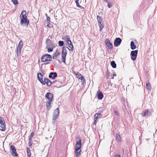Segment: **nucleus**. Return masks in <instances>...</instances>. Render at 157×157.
Returning <instances> with one entry per match:
<instances>
[{
  "instance_id": "nucleus-20",
  "label": "nucleus",
  "mask_w": 157,
  "mask_h": 157,
  "mask_svg": "<svg viewBox=\"0 0 157 157\" xmlns=\"http://www.w3.org/2000/svg\"><path fill=\"white\" fill-rule=\"evenodd\" d=\"M150 112L147 110L143 111L142 113V116L144 117L146 116L147 115H150Z\"/></svg>"
},
{
  "instance_id": "nucleus-57",
  "label": "nucleus",
  "mask_w": 157,
  "mask_h": 157,
  "mask_svg": "<svg viewBox=\"0 0 157 157\" xmlns=\"http://www.w3.org/2000/svg\"><path fill=\"white\" fill-rule=\"evenodd\" d=\"M45 16L47 17H48V15H47V13H46L45 14Z\"/></svg>"
},
{
  "instance_id": "nucleus-12",
  "label": "nucleus",
  "mask_w": 157,
  "mask_h": 157,
  "mask_svg": "<svg viewBox=\"0 0 157 157\" xmlns=\"http://www.w3.org/2000/svg\"><path fill=\"white\" fill-rule=\"evenodd\" d=\"M44 84H42L43 85H45V83L47 84L48 86H50L52 85V82L48 78H44Z\"/></svg>"
},
{
  "instance_id": "nucleus-49",
  "label": "nucleus",
  "mask_w": 157,
  "mask_h": 157,
  "mask_svg": "<svg viewBox=\"0 0 157 157\" xmlns=\"http://www.w3.org/2000/svg\"><path fill=\"white\" fill-rule=\"evenodd\" d=\"M97 120H96V119H94V124H96V121H97Z\"/></svg>"
},
{
  "instance_id": "nucleus-24",
  "label": "nucleus",
  "mask_w": 157,
  "mask_h": 157,
  "mask_svg": "<svg viewBox=\"0 0 157 157\" xmlns=\"http://www.w3.org/2000/svg\"><path fill=\"white\" fill-rule=\"evenodd\" d=\"M131 48L132 50H134L136 48V46L134 44V42L133 41H132L130 44Z\"/></svg>"
},
{
  "instance_id": "nucleus-2",
  "label": "nucleus",
  "mask_w": 157,
  "mask_h": 157,
  "mask_svg": "<svg viewBox=\"0 0 157 157\" xmlns=\"http://www.w3.org/2000/svg\"><path fill=\"white\" fill-rule=\"evenodd\" d=\"M51 58L52 57L51 55L48 54H45L43 55L42 56L41 60L42 62L50 61L51 60Z\"/></svg>"
},
{
  "instance_id": "nucleus-6",
  "label": "nucleus",
  "mask_w": 157,
  "mask_h": 157,
  "mask_svg": "<svg viewBox=\"0 0 157 157\" xmlns=\"http://www.w3.org/2000/svg\"><path fill=\"white\" fill-rule=\"evenodd\" d=\"M59 109L58 108H57L55 110L53 113V120L55 121L58 117L59 114Z\"/></svg>"
},
{
  "instance_id": "nucleus-18",
  "label": "nucleus",
  "mask_w": 157,
  "mask_h": 157,
  "mask_svg": "<svg viewBox=\"0 0 157 157\" xmlns=\"http://www.w3.org/2000/svg\"><path fill=\"white\" fill-rule=\"evenodd\" d=\"M102 117L103 116L101 113H98L95 114L94 117L95 119L98 120V119Z\"/></svg>"
},
{
  "instance_id": "nucleus-4",
  "label": "nucleus",
  "mask_w": 157,
  "mask_h": 157,
  "mask_svg": "<svg viewBox=\"0 0 157 157\" xmlns=\"http://www.w3.org/2000/svg\"><path fill=\"white\" fill-rule=\"evenodd\" d=\"M10 153L12 156L16 157L18 155V154L16 152V149L14 145L10 146Z\"/></svg>"
},
{
  "instance_id": "nucleus-7",
  "label": "nucleus",
  "mask_w": 157,
  "mask_h": 157,
  "mask_svg": "<svg viewBox=\"0 0 157 157\" xmlns=\"http://www.w3.org/2000/svg\"><path fill=\"white\" fill-rule=\"evenodd\" d=\"M21 21L20 24L21 25H25L27 26L29 23V21L27 18H21Z\"/></svg>"
},
{
  "instance_id": "nucleus-23",
  "label": "nucleus",
  "mask_w": 157,
  "mask_h": 157,
  "mask_svg": "<svg viewBox=\"0 0 157 157\" xmlns=\"http://www.w3.org/2000/svg\"><path fill=\"white\" fill-rule=\"evenodd\" d=\"M68 46L69 48H67L70 51L73 50L74 49V47L72 44V42H71L70 43V44H69Z\"/></svg>"
},
{
  "instance_id": "nucleus-50",
  "label": "nucleus",
  "mask_w": 157,
  "mask_h": 157,
  "mask_svg": "<svg viewBox=\"0 0 157 157\" xmlns=\"http://www.w3.org/2000/svg\"><path fill=\"white\" fill-rule=\"evenodd\" d=\"M32 141L31 142H30V140H29V144L30 146H31L32 145Z\"/></svg>"
},
{
  "instance_id": "nucleus-47",
  "label": "nucleus",
  "mask_w": 157,
  "mask_h": 157,
  "mask_svg": "<svg viewBox=\"0 0 157 157\" xmlns=\"http://www.w3.org/2000/svg\"><path fill=\"white\" fill-rule=\"evenodd\" d=\"M103 110H104L103 109H100L99 111L100 113H102V112H103Z\"/></svg>"
},
{
  "instance_id": "nucleus-25",
  "label": "nucleus",
  "mask_w": 157,
  "mask_h": 157,
  "mask_svg": "<svg viewBox=\"0 0 157 157\" xmlns=\"http://www.w3.org/2000/svg\"><path fill=\"white\" fill-rule=\"evenodd\" d=\"M81 142H76V144L75 146V148L80 149L81 147Z\"/></svg>"
},
{
  "instance_id": "nucleus-45",
  "label": "nucleus",
  "mask_w": 157,
  "mask_h": 157,
  "mask_svg": "<svg viewBox=\"0 0 157 157\" xmlns=\"http://www.w3.org/2000/svg\"><path fill=\"white\" fill-rule=\"evenodd\" d=\"M107 74H106V77L107 79H108L109 77V74L107 72Z\"/></svg>"
},
{
  "instance_id": "nucleus-58",
  "label": "nucleus",
  "mask_w": 157,
  "mask_h": 157,
  "mask_svg": "<svg viewBox=\"0 0 157 157\" xmlns=\"http://www.w3.org/2000/svg\"><path fill=\"white\" fill-rule=\"evenodd\" d=\"M111 78H112V79H113L114 78L113 76Z\"/></svg>"
},
{
  "instance_id": "nucleus-28",
  "label": "nucleus",
  "mask_w": 157,
  "mask_h": 157,
  "mask_svg": "<svg viewBox=\"0 0 157 157\" xmlns=\"http://www.w3.org/2000/svg\"><path fill=\"white\" fill-rule=\"evenodd\" d=\"M110 64L112 67L113 68H116V67L117 65L114 61H112L111 62Z\"/></svg>"
},
{
  "instance_id": "nucleus-39",
  "label": "nucleus",
  "mask_w": 157,
  "mask_h": 157,
  "mask_svg": "<svg viewBox=\"0 0 157 157\" xmlns=\"http://www.w3.org/2000/svg\"><path fill=\"white\" fill-rule=\"evenodd\" d=\"M112 6V4L111 2H108V6L109 8H110Z\"/></svg>"
},
{
  "instance_id": "nucleus-22",
  "label": "nucleus",
  "mask_w": 157,
  "mask_h": 157,
  "mask_svg": "<svg viewBox=\"0 0 157 157\" xmlns=\"http://www.w3.org/2000/svg\"><path fill=\"white\" fill-rule=\"evenodd\" d=\"M46 43L48 45V46L49 47H51L52 46V41L50 39L48 38L46 39Z\"/></svg>"
},
{
  "instance_id": "nucleus-19",
  "label": "nucleus",
  "mask_w": 157,
  "mask_h": 157,
  "mask_svg": "<svg viewBox=\"0 0 157 157\" xmlns=\"http://www.w3.org/2000/svg\"><path fill=\"white\" fill-rule=\"evenodd\" d=\"M63 77H60L57 80L54 81L52 82V83H54L56 82H58L60 83H62L63 82V80H63Z\"/></svg>"
},
{
  "instance_id": "nucleus-31",
  "label": "nucleus",
  "mask_w": 157,
  "mask_h": 157,
  "mask_svg": "<svg viewBox=\"0 0 157 157\" xmlns=\"http://www.w3.org/2000/svg\"><path fill=\"white\" fill-rule=\"evenodd\" d=\"M21 49L17 48V56H20L21 54Z\"/></svg>"
},
{
  "instance_id": "nucleus-42",
  "label": "nucleus",
  "mask_w": 157,
  "mask_h": 157,
  "mask_svg": "<svg viewBox=\"0 0 157 157\" xmlns=\"http://www.w3.org/2000/svg\"><path fill=\"white\" fill-rule=\"evenodd\" d=\"M53 51V48H49L48 49V52H52Z\"/></svg>"
},
{
  "instance_id": "nucleus-38",
  "label": "nucleus",
  "mask_w": 157,
  "mask_h": 157,
  "mask_svg": "<svg viewBox=\"0 0 157 157\" xmlns=\"http://www.w3.org/2000/svg\"><path fill=\"white\" fill-rule=\"evenodd\" d=\"M98 24L100 26V30L101 31L102 30V28L104 27V25L101 23H98Z\"/></svg>"
},
{
  "instance_id": "nucleus-15",
  "label": "nucleus",
  "mask_w": 157,
  "mask_h": 157,
  "mask_svg": "<svg viewBox=\"0 0 157 157\" xmlns=\"http://www.w3.org/2000/svg\"><path fill=\"white\" fill-rule=\"evenodd\" d=\"M52 101L48 100L46 102V106L47 110L49 109L51 107V103L52 102Z\"/></svg>"
},
{
  "instance_id": "nucleus-41",
  "label": "nucleus",
  "mask_w": 157,
  "mask_h": 157,
  "mask_svg": "<svg viewBox=\"0 0 157 157\" xmlns=\"http://www.w3.org/2000/svg\"><path fill=\"white\" fill-rule=\"evenodd\" d=\"M75 2L76 3V5H77V6L78 7H79V8H80L81 9L83 8V7L82 6H80L79 5V3H78V2Z\"/></svg>"
},
{
  "instance_id": "nucleus-3",
  "label": "nucleus",
  "mask_w": 157,
  "mask_h": 157,
  "mask_svg": "<svg viewBox=\"0 0 157 157\" xmlns=\"http://www.w3.org/2000/svg\"><path fill=\"white\" fill-rule=\"evenodd\" d=\"M0 126L2 129H0L1 131H4L6 130V124L4 119L2 117L0 116Z\"/></svg>"
},
{
  "instance_id": "nucleus-44",
  "label": "nucleus",
  "mask_w": 157,
  "mask_h": 157,
  "mask_svg": "<svg viewBox=\"0 0 157 157\" xmlns=\"http://www.w3.org/2000/svg\"><path fill=\"white\" fill-rule=\"evenodd\" d=\"M50 18L49 17H47V21L48 22H49L50 21Z\"/></svg>"
},
{
  "instance_id": "nucleus-54",
  "label": "nucleus",
  "mask_w": 157,
  "mask_h": 157,
  "mask_svg": "<svg viewBox=\"0 0 157 157\" xmlns=\"http://www.w3.org/2000/svg\"><path fill=\"white\" fill-rule=\"evenodd\" d=\"M67 42V44H68V45L69 44H70V42Z\"/></svg>"
},
{
  "instance_id": "nucleus-48",
  "label": "nucleus",
  "mask_w": 157,
  "mask_h": 157,
  "mask_svg": "<svg viewBox=\"0 0 157 157\" xmlns=\"http://www.w3.org/2000/svg\"><path fill=\"white\" fill-rule=\"evenodd\" d=\"M114 157H121L120 155H115Z\"/></svg>"
},
{
  "instance_id": "nucleus-33",
  "label": "nucleus",
  "mask_w": 157,
  "mask_h": 157,
  "mask_svg": "<svg viewBox=\"0 0 157 157\" xmlns=\"http://www.w3.org/2000/svg\"><path fill=\"white\" fill-rule=\"evenodd\" d=\"M34 133L32 132L31 133L29 137V140H30V142H31V141H32V139L34 135Z\"/></svg>"
},
{
  "instance_id": "nucleus-10",
  "label": "nucleus",
  "mask_w": 157,
  "mask_h": 157,
  "mask_svg": "<svg viewBox=\"0 0 157 157\" xmlns=\"http://www.w3.org/2000/svg\"><path fill=\"white\" fill-rule=\"evenodd\" d=\"M45 97L48 100H51V101H52L53 99V95L50 92H48L46 94Z\"/></svg>"
},
{
  "instance_id": "nucleus-14",
  "label": "nucleus",
  "mask_w": 157,
  "mask_h": 157,
  "mask_svg": "<svg viewBox=\"0 0 157 157\" xmlns=\"http://www.w3.org/2000/svg\"><path fill=\"white\" fill-rule=\"evenodd\" d=\"M57 77V74L56 72H51L49 75V78H52L53 79H54L55 78Z\"/></svg>"
},
{
  "instance_id": "nucleus-16",
  "label": "nucleus",
  "mask_w": 157,
  "mask_h": 157,
  "mask_svg": "<svg viewBox=\"0 0 157 157\" xmlns=\"http://www.w3.org/2000/svg\"><path fill=\"white\" fill-rule=\"evenodd\" d=\"M26 12L25 10H23L21 12V14L20 16V18H27V16H26Z\"/></svg>"
},
{
  "instance_id": "nucleus-56",
  "label": "nucleus",
  "mask_w": 157,
  "mask_h": 157,
  "mask_svg": "<svg viewBox=\"0 0 157 157\" xmlns=\"http://www.w3.org/2000/svg\"><path fill=\"white\" fill-rule=\"evenodd\" d=\"M104 1L106 2H108L107 0H104Z\"/></svg>"
},
{
  "instance_id": "nucleus-17",
  "label": "nucleus",
  "mask_w": 157,
  "mask_h": 157,
  "mask_svg": "<svg viewBox=\"0 0 157 157\" xmlns=\"http://www.w3.org/2000/svg\"><path fill=\"white\" fill-rule=\"evenodd\" d=\"M60 55L59 52L58 50H57L55 53L52 56V58L53 59H56L58 56Z\"/></svg>"
},
{
  "instance_id": "nucleus-40",
  "label": "nucleus",
  "mask_w": 157,
  "mask_h": 157,
  "mask_svg": "<svg viewBox=\"0 0 157 157\" xmlns=\"http://www.w3.org/2000/svg\"><path fill=\"white\" fill-rule=\"evenodd\" d=\"M11 1L14 5L17 4L18 3V2L17 0H11Z\"/></svg>"
},
{
  "instance_id": "nucleus-11",
  "label": "nucleus",
  "mask_w": 157,
  "mask_h": 157,
  "mask_svg": "<svg viewBox=\"0 0 157 157\" xmlns=\"http://www.w3.org/2000/svg\"><path fill=\"white\" fill-rule=\"evenodd\" d=\"M37 78L40 81V82L42 84H44V83L43 80V76L42 75L41 73L40 72H39L37 74Z\"/></svg>"
},
{
  "instance_id": "nucleus-52",
  "label": "nucleus",
  "mask_w": 157,
  "mask_h": 157,
  "mask_svg": "<svg viewBox=\"0 0 157 157\" xmlns=\"http://www.w3.org/2000/svg\"><path fill=\"white\" fill-rule=\"evenodd\" d=\"M55 121H52V124H55Z\"/></svg>"
},
{
  "instance_id": "nucleus-21",
  "label": "nucleus",
  "mask_w": 157,
  "mask_h": 157,
  "mask_svg": "<svg viewBox=\"0 0 157 157\" xmlns=\"http://www.w3.org/2000/svg\"><path fill=\"white\" fill-rule=\"evenodd\" d=\"M75 75L77 78L80 80L84 77V76L79 72H77Z\"/></svg>"
},
{
  "instance_id": "nucleus-51",
  "label": "nucleus",
  "mask_w": 157,
  "mask_h": 157,
  "mask_svg": "<svg viewBox=\"0 0 157 157\" xmlns=\"http://www.w3.org/2000/svg\"><path fill=\"white\" fill-rule=\"evenodd\" d=\"M47 26L49 28H51V25H50V24H48L47 25Z\"/></svg>"
},
{
  "instance_id": "nucleus-30",
  "label": "nucleus",
  "mask_w": 157,
  "mask_h": 157,
  "mask_svg": "<svg viewBox=\"0 0 157 157\" xmlns=\"http://www.w3.org/2000/svg\"><path fill=\"white\" fill-rule=\"evenodd\" d=\"M116 141L118 142H120L121 140V137L119 134H117L116 135Z\"/></svg>"
},
{
  "instance_id": "nucleus-43",
  "label": "nucleus",
  "mask_w": 157,
  "mask_h": 157,
  "mask_svg": "<svg viewBox=\"0 0 157 157\" xmlns=\"http://www.w3.org/2000/svg\"><path fill=\"white\" fill-rule=\"evenodd\" d=\"M81 80L82 85L84 84V82H85V79L84 77Z\"/></svg>"
},
{
  "instance_id": "nucleus-37",
  "label": "nucleus",
  "mask_w": 157,
  "mask_h": 157,
  "mask_svg": "<svg viewBox=\"0 0 157 157\" xmlns=\"http://www.w3.org/2000/svg\"><path fill=\"white\" fill-rule=\"evenodd\" d=\"M58 44L59 46L60 47H62L64 45V42L62 41H59L58 42Z\"/></svg>"
},
{
  "instance_id": "nucleus-8",
  "label": "nucleus",
  "mask_w": 157,
  "mask_h": 157,
  "mask_svg": "<svg viewBox=\"0 0 157 157\" xmlns=\"http://www.w3.org/2000/svg\"><path fill=\"white\" fill-rule=\"evenodd\" d=\"M122 41L121 39L119 37L116 38L114 41V46L115 47L119 46Z\"/></svg>"
},
{
  "instance_id": "nucleus-13",
  "label": "nucleus",
  "mask_w": 157,
  "mask_h": 157,
  "mask_svg": "<svg viewBox=\"0 0 157 157\" xmlns=\"http://www.w3.org/2000/svg\"><path fill=\"white\" fill-rule=\"evenodd\" d=\"M81 149L75 148V155L76 157H79L81 155Z\"/></svg>"
},
{
  "instance_id": "nucleus-27",
  "label": "nucleus",
  "mask_w": 157,
  "mask_h": 157,
  "mask_svg": "<svg viewBox=\"0 0 157 157\" xmlns=\"http://www.w3.org/2000/svg\"><path fill=\"white\" fill-rule=\"evenodd\" d=\"M65 40L67 42H70V43L71 42V41L70 39V37L69 36L67 35L65 37Z\"/></svg>"
},
{
  "instance_id": "nucleus-9",
  "label": "nucleus",
  "mask_w": 157,
  "mask_h": 157,
  "mask_svg": "<svg viewBox=\"0 0 157 157\" xmlns=\"http://www.w3.org/2000/svg\"><path fill=\"white\" fill-rule=\"evenodd\" d=\"M105 43L106 46L110 49H112L113 48V45L112 43H110L109 39H106Z\"/></svg>"
},
{
  "instance_id": "nucleus-55",
  "label": "nucleus",
  "mask_w": 157,
  "mask_h": 157,
  "mask_svg": "<svg viewBox=\"0 0 157 157\" xmlns=\"http://www.w3.org/2000/svg\"><path fill=\"white\" fill-rule=\"evenodd\" d=\"M79 0H76L75 1V2H78V1H79Z\"/></svg>"
},
{
  "instance_id": "nucleus-32",
  "label": "nucleus",
  "mask_w": 157,
  "mask_h": 157,
  "mask_svg": "<svg viewBox=\"0 0 157 157\" xmlns=\"http://www.w3.org/2000/svg\"><path fill=\"white\" fill-rule=\"evenodd\" d=\"M146 87L147 89L148 90H151V87L150 84L148 83H147L146 84Z\"/></svg>"
},
{
  "instance_id": "nucleus-53",
  "label": "nucleus",
  "mask_w": 157,
  "mask_h": 157,
  "mask_svg": "<svg viewBox=\"0 0 157 157\" xmlns=\"http://www.w3.org/2000/svg\"><path fill=\"white\" fill-rule=\"evenodd\" d=\"M117 75L116 73H114L113 75V76H116Z\"/></svg>"
},
{
  "instance_id": "nucleus-5",
  "label": "nucleus",
  "mask_w": 157,
  "mask_h": 157,
  "mask_svg": "<svg viewBox=\"0 0 157 157\" xmlns=\"http://www.w3.org/2000/svg\"><path fill=\"white\" fill-rule=\"evenodd\" d=\"M138 53V50H136L132 51L131 52V58L132 60L135 61L136 60Z\"/></svg>"
},
{
  "instance_id": "nucleus-36",
  "label": "nucleus",
  "mask_w": 157,
  "mask_h": 157,
  "mask_svg": "<svg viewBox=\"0 0 157 157\" xmlns=\"http://www.w3.org/2000/svg\"><path fill=\"white\" fill-rule=\"evenodd\" d=\"M27 151L28 155V156L30 157L31 155V153L29 148V147H27Z\"/></svg>"
},
{
  "instance_id": "nucleus-29",
  "label": "nucleus",
  "mask_w": 157,
  "mask_h": 157,
  "mask_svg": "<svg viewBox=\"0 0 157 157\" xmlns=\"http://www.w3.org/2000/svg\"><path fill=\"white\" fill-rule=\"evenodd\" d=\"M23 46V44L22 41V40H21L20 41L19 44H18V45L17 46V48L22 49Z\"/></svg>"
},
{
  "instance_id": "nucleus-26",
  "label": "nucleus",
  "mask_w": 157,
  "mask_h": 157,
  "mask_svg": "<svg viewBox=\"0 0 157 157\" xmlns=\"http://www.w3.org/2000/svg\"><path fill=\"white\" fill-rule=\"evenodd\" d=\"M104 95L101 92H100L98 94V98L99 99L101 100L103 97Z\"/></svg>"
},
{
  "instance_id": "nucleus-46",
  "label": "nucleus",
  "mask_w": 157,
  "mask_h": 157,
  "mask_svg": "<svg viewBox=\"0 0 157 157\" xmlns=\"http://www.w3.org/2000/svg\"><path fill=\"white\" fill-rule=\"evenodd\" d=\"M114 111L115 112V115H116L118 116L119 115L118 112L117 111Z\"/></svg>"
},
{
  "instance_id": "nucleus-1",
  "label": "nucleus",
  "mask_w": 157,
  "mask_h": 157,
  "mask_svg": "<svg viewBox=\"0 0 157 157\" xmlns=\"http://www.w3.org/2000/svg\"><path fill=\"white\" fill-rule=\"evenodd\" d=\"M67 53L66 51V48L64 47L62 48V52L61 54L62 61L64 63H66V57Z\"/></svg>"
},
{
  "instance_id": "nucleus-35",
  "label": "nucleus",
  "mask_w": 157,
  "mask_h": 157,
  "mask_svg": "<svg viewBox=\"0 0 157 157\" xmlns=\"http://www.w3.org/2000/svg\"><path fill=\"white\" fill-rule=\"evenodd\" d=\"M75 140L77 142H81L80 137L79 136H77L76 137Z\"/></svg>"
},
{
  "instance_id": "nucleus-34",
  "label": "nucleus",
  "mask_w": 157,
  "mask_h": 157,
  "mask_svg": "<svg viewBox=\"0 0 157 157\" xmlns=\"http://www.w3.org/2000/svg\"><path fill=\"white\" fill-rule=\"evenodd\" d=\"M97 20L98 21V23H101V21L102 20V19L101 17H100L98 15L97 16Z\"/></svg>"
}]
</instances>
